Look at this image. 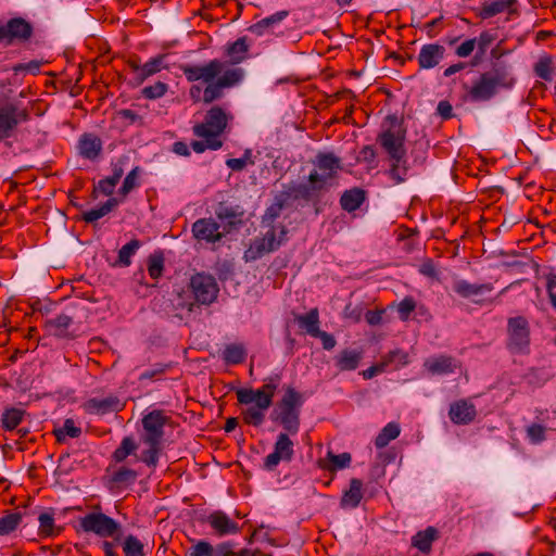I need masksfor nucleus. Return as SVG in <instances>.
<instances>
[{
  "instance_id": "nucleus-29",
  "label": "nucleus",
  "mask_w": 556,
  "mask_h": 556,
  "mask_svg": "<svg viewBox=\"0 0 556 556\" xmlns=\"http://www.w3.org/2000/svg\"><path fill=\"white\" fill-rule=\"evenodd\" d=\"M366 200V192L361 188H352L342 193L340 198L341 207L352 213L358 210Z\"/></svg>"
},
{
  "instance_id": "nucleus-18",
  "label": "nucleus",
  "mask_w": 556,
  "mask_h": 556,
  "mask_svg": "<svg viewBox=\"0 0 556 556\" xmlns=\"http://www.w3.org/2000/svg\"><path fill=\"white\" fill-rule=\"evenodd\" d=\"M445 48L439 43L424 45L418 54V64L422 70L435 67L445 55Z\"/></svg>"
},
{
  "instance_id": "nucleus-38",
  "label": "nucleus",
  "mask_w": 556,
  "mask_h": 556,
  "mask_svg": "<svg viewBox=\"0 0 556 556\" xmlns=\"http://www.w3.org/2000/svg\"><path fill=\"white\" fill-rule=\"evenodd\" d=\"M137 444L130 437H125L119 446L114 451L113 458L117 463L124 462L129 455L135 454L137 451Z\"/></svg>"
},
{
  "instance_id": "nucleus-39",
  "label": "nucleus",
  "mask_w": 556,
  "mask_h": 556,
  "mask_svg": "<svg viewBox=\"0 0 556 556\" xmlns=\"http://www.w3.org/2000/svg\"><path fill=\"white\" fill-rule=\"evenodd\" d=\"M54 434L59 442H64L66 438H78L81 434V429L75 425L71 418L65 419L62 427L54 430Z\"/></svg>"
},
{
  "instance_id": "nucleus-59",
  "label": "nucleus",
  "mask_w": 556,
  "mask_h": 556,
  "mask_svg": "<svg viewBox=\"0 0 556 556\" xmlns=\"http://www.w3.org/2000/svg\"><path fill=\"white\" fill-rule=\"evenodd\" d=\"M190 556H213V546L206 541H199L189 549Z\"/></svg>"
},
{
  "instance_id": "nucleus-17",
  "label": "nucleus",
  "mask_w": 556,
  "mask_h": 556,
  "mask_svg": "<svg viewBox=\"0 0 556 556\" xmlns=\"http://www.w3.org/2000/svg\"><path fill=\"white\" fill-rule=\"evenodd\" d=\"M84 407L90 414L105 415L122 410L124 404L117 396L109 395L103 399L92 397L85 403Z\"/></svg>"
},
{
  "instance_id": "nucleus-43",
  "label": "nucleus",
  "mask_w": 556,
  "mask_h": 556,
  "mask_svg": "<svg viewBox=\"0 0 556 556\" xmlns=\"http://www.w3.org/2000/svg\"><path fill=\"white\" fill-rule=\"evenodd\" d=\"M245 358V351L242 345L229 344L225 348L223 359L227 364H240Z\"/></svg>"
},
{
  "instance_id": "nucleus-36",
  "label": "nucleus",
  "mask_w": 556,
  "mask_h": 556,
  "mask_svg": "<svg viewBox=\"0 0 556 556\" xmlns=\"http://www.w3.org/2000/svg\"><path fill=\"white\" fill-rule=\"evenodd\" d=\"M401 429L399 424L389 422L387 424L379 434L376 437L375 445L378 448L387 446L392 440L400 435Z\"/></svg>"
},
{
  "instance_id": "nucleus-27",
  "label": "nucleus",
  "mask_w": 556,
  "mask_h": 556,
  "mask_svg": "<svg viewBox=\"0 0 556 556\" xmlns=\"http://www.w3.org/2000/svg\"><path fill=\"white\" fill-rule=\"evenodd\" d=\"M289 11L282 10L267 16L250 27V31L256 36H263L268 31H274L276 26L279 25L287 16Z\"/></svg>"
},
{
  "instance_id": "nucleus-15",
  "label": "nucleus",
  "mask_w": 556,
  "mask_h": 556,
  "mask_svg": "<svg viewBox=\"0 0 556 556\" xmlns=\"http://www.w3.org/2000/svg\"><path fill=\"white\" fill-rule=\"evenodd\" d=\"M167 417L162 410H152L142 418V426L146 431L144 443L161 444L164 435V426Z\"/></svg>"
},
{
  "instance_id": "nucleus-4",
  "label": "nucleus",
  "mask_w": 556,
  "mask_h": 556,
  "mask_svg": "<svg viewBox=\"0 0 556 556\" xmlns=\"http://www.w3.org/2000/svg\"><path fill=\"white\" fill-rule=\"evenodd\" d=\"M513 85V78L504 68H493L490 72L482 73L470 87L468 94L473 101H489L501 88H509Z\"/></svg>"
},
{
  "instance_id": "nucleus-7",
  "label": "nucleus",
  "mask_w": 556,
  "mask_h": 556,
  "mask_svg": "<svg viewBox=\"0 0 556 556\" xmlns=\"http://www.w3.org/2000/svg\"><path fill=\"white\" fill-rule=\"evenodd\" d=\"M34 34L33 25L23 17L0 21V45L5 47L27 42Z\"/></svg>"
},
{
  "instance_id": "nucleus-41",
  "label": "nucleus",
  "mask_w": 556,
  "mask_h": 556,
  "mask_svg": "<svg viewBox=\"0 0 556 556\" xmlns=\"http://www.w3.org/2000/svg\"><path fill=\"white\" fill-rule=\"evenodd\" d=\"M140 245L141 243L137 239H132L123 245L118 251L117 263L122 266H129L131 264V257L136 254Z\"/></svg>"
},
{
  "instance_id": "nucleus-2",
  "label": "nucleus",
  "mask_w": 556,
  "mask_h": 556,
  "mask_svg": "<svg viewBox=\"0 0 556 556\" xmlns=\"http://www.w3.org/2000/svg\"><path fill=\"white\" fill-rule=\"evenodd\" d=\"M313 165L314 170L308 175L307 182L293 189L295 198L309 200L315 193L332 187L342 168V161L331 152H320L313 160Z\"/></svg>"
},
{
  "instance_id": "nucleus-62",
  "label": "nucleus",
  "mask_w": 556,
  "mask_h": 556,
  "mask_svg": "<svg viewBox=\"0 0 556 556\" xmlns=\"http://www.w3.org/2000/svg\"><path fill=\"white\" fill-rule=\"evenodd\" d=\"M476 49V39H467L456 48V55L459 58L469 56Z\"/></svg>"
},
{
  "instance_id": "nucleus-10",
  "label": "nucleus",
  "mask_w": 556,
  "mask_h": 556,
  "mask_svg": "<svg viewBox=\"0 0 556 556\" xmlns=\"http://www.w3.org/2000/svg\"><path fill=\"white\" fill-rule=\"evenodd\" d=\"M530 333L528 321L523 317H514L508 320V349L513 353L529 352Z\"/></svg>"
},
{
  "instance_id": "nucleus-44",
  "label": "nucleus",
  "mask_w": 556,
  "mask_h": 556,
  "mask_svg": "<svg viewBox=\"0 0 556 556\" xmlns=\"http://www.w3.org/2000/svg\"><path fill=\"white\" fill-rule=\"evenodd\" d=\"M164 269V256L161 252H155L149 256L148 273L152 279H157L162 276Z\"/></svg>"
},
{
  "instance_id": "nucleus-47",
  "label": "nucleus",
  "mask_w": 556,
  "mask_h": 556,
  "mask_svg": "<svg viewBox=\"0 0 556 556\" xmlns=\"http://www.w3.org/2000/svg\"><path fill=\"white\" fill-rule=\"evenodd\" d=\"M139 173L140 168L136 166L132 168L125 177L122 187L118 190V193L123 197V199L132 191L136 187L139 186Z\"/></svg>"
},
{
  "instance_id": "nucleus-42",
  "label": "nucleus",
  "mask_w": 556,
  "mask_h": 556,
  "mask_svg": "<svg viewBox=\"0 0 556 556\" xmlns=\"http://www.w3.org/2000/svg\"><path fill=\"white\" fill-rule=\"evenodd\" d=\"M22 521V514L18 511L9 513L0 518V535H8L13 532Z\"/></svg>"
},
{
  "instance_id": "nucleus-1",
  "label": "nucleus",
  "mask_w": 556,
  "mask_h": 556,
  "mask_svg": "<svg viewBox=\"0 0 556 556\" xmlns=\"http://www.w3.org/2000/svg\"><path fill=\"white\" fill-rule=\"evenodd\" d=\"M189 83L205 84L202 100L212 103L224 96V90L238 85L244 76L240 67H230L227 62L213 59L203 64H184L180 66Z\"/></svg>"
},
{
  "instance_id": "nucleus-19",
  "label": "nucleus",
  "mask_w": 556,
  "mask_h": 556,
  "mask_svg": "<svg viewBox=\"0 0 556 556\" xmlns=\"http://www.w3.org/2000/svg\"><path fill=\"white\" fill-rule=\"evenodd\" d=\"M477 415L476 406L467 400H459L451 404L448 416L456 425H468Z\"/></svg>"
},
{
  "instance_id": "nucleus-9",
  "label": "nucleus",
  "mask_w": 556,
  "mask_h": 556,
  "mask_svg": "<svg viewBox=\"0 0 556 556\" xmlns=\"http://www.w3.org/2000/svg\"><path fill=\"white\" fill-rule=\"evenodd\" d=\"M229 115L220 106H213L207 111L203 123L193 127V132L197 137H213L218 138L225 130L228 123Z\"/></svg>"
},
{
  "instance_id": "nucleus-45",
  "label": "nucleus",
  "mask_w": 556,
  "mask_h": 556,
  "mask_svg": "<svg viewBox=\"0 0 556 556\" xmlns=\"http://www.w3.org/2000/svg\"><path fill=\"white\" fill-rule=\"evenodd\" d=\"M218 556H256L255 552L249 548L235 549V543L226 541L217 544Z\"/></svg>"
},
{
  "instance_id": "nucleus-26",
  "label": "nucleus",
  "mask_w": 556,
  "mask_h": 556,
  "mask_svg": "<svg viewBox=\"0 0 556 556\" xmlns=\"http://www.w3.org/2000/svg\"><path fill=\"white\" fill-rule=\"evenodd\" d=\"M363 482L359 479L353 478L350 481V488L343 492L340 506L343 509L356 508L363 498Z\"/></svg>"
},
{
  "instance_id": "nucleus-53",
  "label": "nucleus",
  "mask_w": 556,
  "mask_h": 556,
  "mask_svg": "<svg viewBox=\"0 0 556 556\" xmlns=\"http://www.w3.org/2000/svg\"><path fill=\"white\" fill-rule=\"evenodd\" d=\"M265 412L264 409H261L260 407L251 406L248 407L243 412V418L247 424L253 425V426H260L263 424L265 418Z\"/></svg>"
},
{
  "instance_id": "nucleus-46",
  "label": "nucleus",
  "mask_w": 556,
  "mask_h": 556,
  "mask_svg": "<svg viewBox=\"0 0 556 556\" xmlns=\"http://www.w3.org/2000/svg\"><path fill=\"white\" fill-rule=\"evenodd\" d=\"M547 428L540 424H531L526 428V437L531 444H540L546 440Z\"/></svg>"
},
{
  "instance_id": "nucleus-21",
  "label": "nucleus",
  "mask_w": 556,
  "mask_h": 556,
  "mask_svg": "<svg viewBox=\"0 0 556 556\" xmlns=\"http://www.w3.org/2000/svg\"><path fill=\"white\" fill-rule=\"evenodd\" d=\"M207 523L219 535L236 534L240 531L239 525L223 511H214L207 517Z\"/></svg>"
},
{
  "instance_id": "nucleus-50",
  "label": "nucleus",
  "mask_w": 556,
  "mask_h": 556,
  "mask_svg": "<svg viewBox=\"0 0 556 556\" xmlns=\"http://www.w3.org/2000/svg\"><path fill=\"white\" fill-rule=\"evenodd\" d=\"M201 138H202V140H197L191 143V148L197 153H202L206 149L218 150L223 146L222 140L218 138H213V137H201Z\"/></svg>"
},
{
  "instance_id": "nucleus-51",
  "label": "nucleus",
  "mask_w": 556,
  "mask_h": 556,
  "mask_svg": "<svg viewBox=\"0 0 556 556\" xmlns=\"http://www.w3.org/2000/svg\"><path fill=\"white\" fill-rule=\"evenodd\" d=\"M216 217L219 220V224L226 225L228 229H231V226L236 223L237 213L232 207L220 205L216 212Z\"/></svg>"
},
{
  "instance_id": "nucleus-13",
  "label": "nucleus",
  "mask_w": 556,
  "mask_h": 556,
  "mask_svg": "<svg viewBox=\"0 0 556 556\" xmlns=\"http://www.w3.org/2000/svg\"><path fill=\"white\" fill-rule=\"evenodd\" d=\"M294 455V443L289 438L288 432L278 434L274 445V451L264 459V468L271 471L281 460L290 462Z\"/></svg>"
},
{
  "instance_id": "nucleus-25",
  "label": "nucleus",
  "mask_w": 556,
  "mask_h": 556,
  "mask_svg": "<svg viewBox=\"0 0 556 556\" xmlns=\"http://www.w3.org/2000/svg\"><path fill=\"white\" fill-rule=\"evenodd\" d=\"M363 358L359 350L344 349L334 356V365L341 371L355 370Z\"/></svg>"
},
{
  "instance_id": "nucleus-54",
  "label": "nucleus",
  "mask_w": 556,
  "mask_h": 556,
  "mask_svg": "<svg viewBox=\"0 0 556 556\" xmlns=\"http://www.w3.org/2000/svg\"><path fill=\"white\" fill-rule=\"evenodd\" d=\"M39 531L43 535L50 536L54 534V517L50 513H42L38 517Z\"/></svg>"
},
{
  "instance_id": "nucleus-64",
  "label": "nucleus",
  "mask_w": 556,
  "mask_h": 556,
  "mask_svg": "<svg viewBox=\"0 0 556 556\" xmlns=\"http://www.w3.org/2000/svg\"><path fill=\"white\" fill-rule=\"evenodd\" d=\"M388 362L396 366H403L408 363V355L402 350H395L389 353Z\"/></svg>"
},
{
  "instance_id": "nucleus-31",
  "label": "nucleus",
  "mask_w": 556,
  "mask_h": 556,
  "mask_svg": "<svg viewBox=\"0 0 556 556\" xmlns=\"http://www.w3.org/2000/svg\"><path fill=\"white\" fill-rule=\"evenodd\" d=\"M438 538V531L433 527L417 532L412 538V546L420 551L421 553H429L432 548L433 542Z\"/></svg>"
},
{
  "instance_id": "nucleus-35",
  "label": "nucleus",
  "mask_w": 556,
  "mask_h": 556,
  "mask_svg": "<svg viewBox=\"0 0 556 556\" xmlns=\"http://www.w3.org/2000/svg\"><path fill=\"white\" fill-rule=\"evenodd\" d=\"M249 46L247 38H238L235 42L228 46L227 55L230 59L231 64H239L247 58Z\"/></svg>"
},
{
  "instance_id": "nucleus-14",
  "label": "nucleus",
  "mask_w": 556,
  "mask_h": 556,
  "mask_svg": "<svg viewBox=\"0 0 556 556\" xmlns=\"http://www.w3.org/2000/svg\"><path fill=\"white\" fill-rule=\"evenodd\" d=\"M267 230L261 239L255 240L254 249L257 256L276 251L286 241L287 229L283 225H263Z\"/></svg>"
},
{
  "instance_id": "nucleus-55",
  "label": "nucleus",
  "mask_w": 556,
  "mask_h": 556,
  "mask_svg": "<svg viewBox=\"0 0 556 556\" xmlns=\"http://www.w3.org/2000/svg\"><path fill=\"white\" fill-rule=\"evenodd\" d=\"M149 448L142 452L141 460L149 467H156L160 455V444L147 443Z\"/></svg>"
},
{
  "instance_id": "nucleus-8",
  "label": "nucleus",
  "mask_w": 556,
  "mask_h": 556,
  "mask_svg": "<svg viewBox=\"0 0 556 556\" xmlns=\"http://www.w3.org/2000/svg\"><path fill=\"white\" fill-rule=\"evenodd\" d=\"M191 232L199 244L208 247L220 242L229 229L213 217H203L192 224Z\"/></svg>"
},
{
  "instance_id": "nucleus-60",
  "label": "nucleus",
  "mask_w": 556,
  "mask_h": 556,
  "mask_svg": "<svg viewBox=\"0 0 556 556\" xmlns=\"http://www.w3.org/2000/svg\"><path fill=\"white\" fill-rule=\"evenodd\" d=\"M362 315L363 307L361 304L353 305L352 303H348L343 309V318L349 319L352 323L359 321Z\"/></svg>"
},
{
  "instance_id": "nucleus-40",
  "label": "nucleus",
  "mask_w": 556,
  "mask_h": 556,
  "mask_svg": "<svg viewBox=\"0 0 556 556\" xmlns=\"http://www.w3.org/2000/svg\"><path fill=\"white\" fill-rule=\"evenodd\" d=\"M390 162L391 165L388 174L391 177V179H393L395 184H401L405 181L408 169L406 155L404 157H401L400 161L390 160Z\"/></svg>"
},
{
  "instance_id": "nucleus-49",
  "label": "nucleus",
  "mask_w": 556,
  "mask_h": 556,
  "mask_svg": "<svg viewBox=\"0 0 556 556\" xmlns=\"http://www.w3.org/2000/svg\"><path fill=\"white\" fill-rule=\"evenodd\" d=\"M72 323L73 318L66 314H60L48 321L49 326L54 329L56 336L65 334Z\"/></svg>"
},
{
  "instance_id": "nucleus-56",
  "label": "nucleus",
  "mask_w": 556,
  "mask_h": 556,
  "mask_svg": "<svg viewBox=\"0 0 556 556\" xmlns=\"http://www.w3.org/2000/svg\"><path fill=\"white\" fill-rule=\"evenodd\" d=\"M138 473L130 468L122 467L113 473L115 483H132L137 479Z\"/></svg>"
},
{
  "instance_id": "nucleus-33",
  "label": "nucleus",
  "mask_w": 556,
  "mask_h": 556,
  "mask_svg": "<svg viewBox=\"0 0 556 556\" xmlns=\"http://www.w3.org/2000/svg\"><path fill=\"white\" fill-rule=\"evenodd\" d=\"M122 202H123V200H121L118 198H110L100 207L91 208L89 211L84 212L81 218L86 223H94L98 219L108 215L110 212H112Z\"/></svg>"
},
{
  "instance_id": "nucleus-12",
  "label": "nucleus",
  "mask_w": 556,
  "mask_h": 556,
  "mask_svg": "<svg viewBox=\"0 0 556 556\" xmlns=\"http://www.w3.org/2000/svg\"><path fill=\"white\" fill-rule=\"evenodd\" d=\"M452 289L460 298L482 304L486 294L491 293L494 287L491 282L472 283L466 279H455Z\"/></svg>"
},
{
  "instance_id": "nucleus-57",
  "label": "nucleus",
  "mask_w": 556,
  "mask_h": 556,
  "mask_svg": "<svg viewBox=\"0 0 556 556\" xmlns=\"http://www.w3.org/2000/svg\"><path fill=\"white\" fill-rule=\"evenodd\" d=\"M476 39V48L479 56H482L495 40V36L491 31H482Z\"/></svg>"
},
{
  "instance_id": "nucleus-28",
  "label": "nucleus",
  "mask_w": 556,
  "mask_h": 556,
  "mask_svg": "<svg viewBox=\"0 0 556 556\" xmlns=\"http://www.w3.org/2000/svg\"><path fill=\"white\" fill-rule=\"evenodd\" d=\"M516 0H489L485 1L480 11L482 18H491L500 13L515 12Z\"/></svg>"
},
{
  "instance_id": "nucleus-52",
  "label": "nucleus",
  "mask_w": 556,
  "mask_h": 556,
  "mask_svg": "<svg viewBox=\"0 0 556 556\" xmlns=\"http://www.w3.org/2000/svg\"><path fill=\"white\" fill-rule=\"evenodd\" d=\"M168 90L167 84L163 81H156L151 86H147L142 89V96L149 100H155L163 97Z\"/></svg>"
},
{
  "instance_id": "nucleus-37",
  "label": "nucleus",
  "mask_w": 556,
  "mask_h": 556,
  "mask_svg": "<svg viewBox=\"0 0 556 556\" xmlns=\"http://www.w3.org/2000/svg\"><path fill=\"white\" fill-rule=\"evenodd\" d=\"M25 410L20 407L5 408L2 414V427L5 430L15 429L23 420Z\"/></svg>"
},
{
  "instance_id": "nucleus-23",
  "label": "nucleus",
  "mask_w": 556,
  "mask_h": 556,
  "mask_svg": "<svg viewBox=\"0 0 556 556\" xmlns=\"http://www.w3.org/2000/svg\"><path fill=\"white\" fill-rule=\"evenodd\" d=\"M424 366L431 375H448L456 370L458 362L451 356L440 355L427 358Z\"/></svg>"
},
{
  "instance_id": "nucleus-34",
  "label": "nucleus",
  "mask_w": 556,
  "mask_h": 556,
  "mask_svg": "<svg viewBox=\"0 0 556 556\" xmlns=\"http://www.w3.org/2000/svg\"><path fill=\"white\" fill-rule=\"evenodd\" d=\"M534 73L544 80H552L556 74V60L549 55H542L534 65Z\"/></svg>"
},
{
  "instance_id": "nucleus-6",
  "label": "nucleus",
  "mask_w": 556,
  "mask_h": 556,
  "mask_svg": "<svg viewBox=\"0 0 556 556\" xmlns=\"http://www.w3.org/2000/svg\"><path fill=\"white\" fill-rule=\"evenodd\" d=\"M79 527L84 532L93 533L100 538H113L119 530L121 525L101 511H90L80 517Z\"/></svg>"
},
{
  "instance_id": "nucleus-48",
  "label": "nucleus",
  "mask_w": 556,
  "mask_h": 556,
  "mask_svg": "<svg viewBox=\"0 0 556 556\" xmlns=\"http://www.w3.org/2000/svg\"><path fill=\"white\" fill-rule=\"evenodd\" d=\"M125 556H146L143 544L134 535L125 538L123 543Z\"/></svg>"
},
{
  "instance_id": "nucleus-30",
  "label": "nucleus",
  "mask_w": 556,
  "mask_h": 556,
  "mask_svg": "<svg viewBox=\"0 0 556 556\" xmlns=\"http://www.w3.org/2000/svg\"><path fill=\"white\" fill-rule=\"evenodd\" d=\"M295 321L301 329H303L308 336L313 338L317 337L320 331L319 312L317 308H312L306 314L298 315L295 317Z\"/></svg>"
},
{
  "instance_id": "nucleus-5",
  "label": "nucleus",
  "mask_w": 556,
  "mask_h": 556,
  "mask_svg": "<svg viewBox=\"0 0 556 556\" xmlns=\"http://www.w3.org/2000/svg\"><path fill=\"white\" fill-rule=\"evenodd\" d=\"M391 125L378 137V142L388 153L390 160L400 161L406 155L404 141L406 131L396 117H390Z\"/></svg>"
},
{
  "instance_id": "nucleus-24",
  "label": "nucleus",
  "mask_w": 556,
  "mask_h": 556,
  "mask_svg": "<svg viewBox=\"0 0 556 556\" xmlns=\"http://www.w3.org/2000/svg\"><path fill=\"white\" fill-rule=\"evenodd\" d=\"M78 152L87 160H96L102 151L101 139L93 134H84L78 140Z\"/></svg>"
},
{
  "instance_id": "nucleus-11",
  "label": "nucleus",
  "mask_w": 556,
  "mask_h": 556,
  "mask_svg": "<svg viewBox=\"0 0 556 556\" xmlns=\"http://www.w3.org/2000/svg\"><path fill=\"white\" fill-rule=\"evenodd\" d=\"M190 289L194 300L199 304L208 305L213 303L219 292L215 278L211 275L195 274L191 277Z\"/></svg>"
},
{
  "instance_id": "nucleus-63",
  "label": "nucleus",
  "mask_w": 556,
  "mask_h": 556,
  "mask_svg": "<svg viewBox=\"0 0 556 556\" xmlns=\"http://www.w3.org/2000/svg\"><path fill=\"white\" fill-rule=\"evenodd\" d=\"M279 380L280 376L278 374L271 375L264 380L265 384L260 389L265 391L266 394H270L273 399L275 395V391L278 387Z\"/></svg>"
},
{
  "instance_id": "nucleus-16",
  "label": "nucleus",
  "mask_w": 556,
  "mask_h": 556,
  "mask_svg": "<svg viewBox=\"0 0 556 556\" xmlns=\"http://www.w3.org/2000/svg\"><path fill=\"white\" fill-rule=\"evenodd\" d=\"M26 117L27 114L13 104L0 106V140L9 137L17 124Z\"/></svg>"
},
{
  "instance_id": "nucleus-32",
  "label": "nucleus",
  "mask_w": 556,
  "mask_h": 556,
  "mask_svg": "<svg viewBox=\"0 0 556 556\" xmlns=\"http://www.w3.org/2000/svg\"><path fill=\"white\" fill-rule=\"evenodd\" d=\"M351 460L352 457L350 453L344 452L336 455L332 452H328L327 456L320 462V467L329 471H337L348 468Z\"/></svg>"
},
{
  "instance_id": "nucleus-3",
  "label": "nucleus",
  "mask_w": 556,
  "mask_h": 556,
  "mask_svg": "<svg viewBox=\"0 0 556 556\" xmlns=\"http://www.w3.org/2000/svg\"><path fill=\"white\" fill-rule=\"evenodd\" d=\"M303 395L292 387L285 389V394L271 412V420L279 422L289 434H296L300 429Z\"/></svg>"
},
{
  "instance_id": "nucleus-61",
  "label": "nucleus",
  "mask_w": 556,
  "mask_h": 556,
  "mask_svg": "<svg viewBox=\"0 0 556 556\" xmlns=\"http://www.w3.org/2000/svg\"><path fill=\"white\" fill-rule=\"evenodd\" d=\"M282 210V203L276 202L271 204L265 212V215L263 217V225H274V222L276 218L280 215Z\"/></svg>"
},
{
  "instance_id": "nucleus-20",
  "label": "nucleus",
  "mask_w": 556,
  "mask_h": 556,
  "mask_svg": "<svg viewBox=\"0 0 556 556\" xmlns=\"http://www.w3.org/2000/svg\"><path fill=\"white\" fill-rule=\"evenodd\" d=\"M237 399L240 404L249 405L254 403L255 407L264 410H267L273 404L271 395L266 394L261 389H239L237 391Z\"/></svg>"
},
{
  "instance_id": "nucleus-22",
  "label": "nucleus",
  "mask_w": 556,
  "mask_h": 556,
  "mask_svg": "<svg viewBox=\"0 0 556 556\" xmlns=\"http://www.w3.org/2000/svg\"><path fill=\"white\" fill-rule=\"evenodd\" d=\"M131 66L135 72L138 84H142L150 76L155 75L163 68L167 67L166 55L160 54L155 58H152L143 65L132 64Z\"/></svg>"
},
{
  "instance_id": "nucleus-58",
  "label": "nucleus",
  "mask_w": 556,
  "mask_h": 556,
  "mask_svg": "<svg viewBox=\"0 0 556 556\" xmlns=\"http://www.w3.org/2000/svg\"><path fill=\"white\" fill-rule=\"evenodd\" d=\"M416 308V302L412 296L404 298L397 304V313L402 320H407L410 313Z\"/></svg>"
}]
</instances>
